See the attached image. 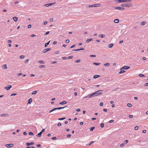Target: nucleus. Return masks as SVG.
<instances>
[{
    "mask_svg": "<svg viewBox=\"0 0 148 148\" xmlns=\"http://www.w3.org/2000/svg\"><path fill=\"white\" fill-rule=\"evenodd\" d=\"M102 91H103V90H99L98 91L93 93L92 94H90L88 95V96L84 97V98H86L88 97H89V98H91L94 96L101 95L103 93L102 92H99Z\"/></svg>",
    "mask_w": 148,
    "mask_h": 148,
    "instance_id": "1",
    "label": "nucleus"
},
{
    "mask_svg": "<svg viewBox=\"0 0 148 148\" xmlns=\"http://www.w3.org/2000/svg\"><path fill=\"white\" fill-rule=\"evenodd\" d=\"M121 6L122 7H130L132 6V4L130 3H125L121 4Z\"/></svg>",
    "mask_w": 148,
    "mask_h": 148,
    "instance_id": "2",
    "label": "nucleus"
},
{
    "mask_svg": "<svg viewBox=\"0 0 148 148\" xmlns=\"http://www.w3.org/2000/svg\"><path fill=\"white\" fill-rule=\"evenodd\" d=\"M5 146L6 147H7L8 148H10L11 147H13L14 146V144H6L5 145Z\"/></svg>",
    "mask_w": 148,
    "mask_h": 148,
    "instance_id": "3",
    "label": "nucleus"
},
{
    "mask_svg": "<svg viewBox=\"0 0 148 148\" xmlns=\"http://www.w3.org/2000/svg\"><path fill=\"white\" fill-rule=\"evenodd\" d=\"M130 67L127 66H124L122 68L121 70V69H124V70H127L130 68Z\"/></svg>",
    "mask_w": 148,
    "mask_h": 148,
    "instance_id": "4",
    "label": "nucleus"
},
{
    "mask_svg": "<svg viewBox=\"0 0 148 148\" xmlns=\"http://www.w3.org/2000/svg\"><path fill=\"white\" fill-rule=\"evenodd\" d=\"M12 88V86L10 85H8V86H6L5 87V89L7 90H9L10 88Z\"/></svg>",
    "mask_w": 148,
    "mask_h": 148,
    "instance_id": "5",
    "label": "nucleus"
},
{
    "mask_svg": "<svg viewBox=\"0 0 148 148\" xmlns=\"http://www.w3.org/2000/svg\"><path fill=\"white\" fill-rule=\"evenodd\" d=\"M51 49L50 48H47V49H45L43 50L42 52L43 53H45L47 51L50 50Z\"/></svg>",
    "mask_w": 148,
    "mask_h": 148,
    "instance_id": "6",
    "label": "nucleus"
},
{
    "mask_svg": "<svg viewBox=\"0 0 148 148\" xmlns=\"http://www.w3.org/2000/svg\"><path fill=\"white\" fill-rule=\"evenodd\" d=\"M66 107H67L65 106V107H59L58 108H55V110H60L61 109H63Z\"/></svg>",
    "mask_w": 148,
    "mask_h": 148,
    "instance_id": "7",
    "label": "nucleus"
},
{
    "mask_svg": "<svg viewBox=\"0 0 148 148\" xmlns=\"http://www.w3.org/2000/svg\"><path fill=\"white\" fill-rule=\"evenodd\" d=\"M34 143L33 142H31V143H26V145L28 146H29L30 145H32L34 144Z\"/></svg>",
    "mask_w": 148,
    "mask_h": 148,
    "instance_id": "8",
    "label": "nucleus"
},
{
    "mask_svg": "<svg viewBox=\"0 0 148 148\" xmlns=\"http://www.w3.org/2000/svg\"><path fill=\"white\" fill-rule=\"evenodd\" d=\"M8 114H1V117H3V116H6L7 117L8 116Z\"/></svg>",
    "mask_w": 148,
    "mask_h": 148,
    "instance_id": "9",
    "label": "nucleus"
},
{
    "mask_svg": "<svg viewBox=\"0 0 148 148\" xmlns=\"http://www.w3.org/2000/svg\"><path fill=\"white\" fill-rule=\"evenodd\" d=\"M132 1V0H122V3L129 2H131Z\"/></svg>",
    "mask_w": 148,
    "mask_h": 148,
    "instance_id": "10",
    "label": "nucleus"
},
{
    "mask_svg": "<svg viewBox=\"0 0 148 148\" xmlns=\"http://www.w3.org/2000/svg\"><path fill=\"white\" fill-rule=\"evenodd\" d=\"M97 5H98V4H93L92 5H90L89 6V7H97Z\"/></svg>",
    "mask_w": 148,
    "mask_h": 148,
    "instance_id": "11",
    "label": "nucleus"
},
{
    "mask_svg": "<svg viewBox=\"0 0 148 148\" xmlns=\"http://www.w3.org/2000/svg\"><path fill=\"white\" fill-rule=\"evenodd\" d=\"M93 40V39L92 38L88 39L86 40V43H88L90 41H92Z\"/></svg>",
    "mask_w": 148,
    "mask_h": 148,
    "instance_id": "12",
    "label": "nucleus"
},
{
    "mask_svg": "<svg viewBox=\"0 0 148 148\" xmlns=\"http://www.w3.org/2000/svg\"><path fill=\"white\" fill-rule=\"evenodd\" d=\"M32 98H30L28 100V103L30 104L32 102Z\"/></svg>",
    "mask_w": 148,
    "mask_h": 148,
    "instance_id": "13",
    "label": "nucleus"
},
{
    "mask_svg": "<svg viewBox=\"0 0 148 148\" xmlns=\"http://www.w3.org/2000/svg\"><path fill=\"white\" fill-rule=\"evenodd\" d=\"M7 68V65L6 64H4L2 66V69H5Z\"/></svg>",
    "mask_w": 148,
    "mask_h": 148,
    "instance_id": "14",
    "label": "nucleus"
},
{
    "mask_svg": "<svg viewBox=\"0 0 148 148\" xmlns=\"http://www.w3.org/2000/svg\"><path fill=\"white\" fill-rule=\"evenodd\" d=\"M13 18V19L14 20V21L15 22L17 21L18 20V18L17 17H16V16L14 17Z\"/></svg>",
    "mask_w": 148,
    "mask_h": 148,
    "instance_id": "15",
    "label": "nucleus"
},
{
    "mask_svg": "<svg viewBox=\"0 0 148 148\" xmlns=\"http://www.w3.org/2000/svg\"><path fill=\"white\" fill-rule=\"evenodd\" d=\"M50 42V40L49 41L45 43V47H46L49 44V43Z\"/></svg>",
    "mask_w": 148,
    "mask_h": 148,
    "instance_id": "16",
    "label": "nucleus"
},
{
    "mask_svg": "<svg viewBox=\"0 0 148 148\" xmlns=\"http://www.w3.org/2000/svg\"><path fill=\"white\" fill-rule=\"evenodd\" d=\"M115 9H117V10H121V7H114V8Z\"/></svg>",
    "mask_w": 148,
    "mask_h": 148,
    "instance_id": "17",
    "label": "nucleus"
},
{
    "mask_svg": "<svg viewBox=\"0 0 148 148\" xmlns=\"http://www.w3.org/2000/svg\"><path fill=\"white\" fill-rule=\"evenodd\" d=\"M114 22L116 23H118L119 22V19H115L114 21Z\"/></svg>",
    "mask_w": 148,
    "mask_h": 148,
    "instance_id": "18",
    "label": "nucleus"
},
{
    "mask_svg": "<svg viewBox=\"0 0 148 148\" xmlns=\"http://www.w3.org/2000/svg\"><path fill=\"white\" fill-rule=\"evenodd\" d=\"M99 36V37L103 38L105 36V35L104 34H100Z\"/></svg>",
    "mask_w": 148,
    "mask_h": 148,
    "instance_id": "19",
    "label": "nucleus"
},
{
    "mask_svg": "<svg viewBox=\"0 0 148 148\" xmlns=\"http://www.w3.org/2000/svg\"><path fill=\"white\" fill-rule=\"evenodd\" d=\"M42 133L41 132H40L39 133H38L37 135V136H38V137H40L41 136V134H42Z\"/></svg>",
    "mask_w": 148,
    "mask_h": 148,
    "instance_id": "20",
    "label": "nucleus"
},
{
    "mask_svg": "<svg viewBox=\"0 0 148 148\" xmlns=\"http://www.w3.org/2000/svg\"><path fill=\"white\" fill-rule=\"evenodd\" d=\"M67 103L66 101H63L62 102H60V104L62 105L64 104H66Z\"/></svg>",
    "mask_w": 148,
    "mask_h": 148,
    "instance_id": "21",
    "label": "nucleus"
},
{
    "mask_svg": "<svg viewBox=\"0 0 148 148\" xmlns=\"http://www.w3.org/2000/svg\"><path fill=\"white\" fill-rule=\"evenodd\" d=\"M100 76V75H94L93 76V78L94 79H96V78H97L99 77Z\"/></svg>",
    "mask_w": 148,
    "mask_h": 148,
    "instance_id": "22",
    "label": "nucleus"
},
{
    "mask_svg": "<svg viewBox=\"0 0 148 148\" xmlns=\"http://www.w3.org/2000/svg\"><path fill=\"white\" fill-rule=\"evenodd\" d=\"M113 46V43H111L109 44L108 46V47L110 48L112 47Z\"/></svg>",
    "mask_w": 148,
    "mask_h": 148,
    "instance_id": "23",
    "label": "nucleus"
},
{
    "mask_svg": "<svg viewBox=\"0 0 148 148\" xmlns=\"http://www.w3.org/2000/svg\"><path fill=\"white\" fill-rule=\"evenodd\" d=\"M115 1L116 2L118 3H122V0H115Z\"/></svg>",
    "mask_w": 148,
    "mask_h": 148,
    "instance_id": "24",
    "label": "nucleus"
},
{
    "mask_svg": "<svg viewBox=\"0 0 148 148\" xmlns=\"http://www.w3.org/2000/svg\"><path fill=\"white\" fill-rule=\"evenodd\" d=\"M37 92V91L35 90V91H33L32 92V95H35V94H36V93Z\"/></svg>",
    "mask_w": 148,
    "mask_h": 148,
    "instance_id": "25",
    "label": "nucleus"
},
{
    "mask_svg": "<svg viewBox=\"0 0 148 148\" xmlns=\"http://www.w3.org/2000/svg\"><path fill=\"white\" fill-rule=\"evenodd\" d=\"M38 62L40 64H44V63H45V62H44V61H42V60H40L38 61Z\"/></svg>",
    "mask_w": 148,
    "mask_h": 148,
    "instance_id": "26",
    "label": "nucleus"
},
{
    "mask_svg": "<svg viewBox=\"0 0 148 148\" xmlns=\"http://www.w3.org/2000/svg\"><path fill=\"white\" fill-rule=\"evenodd\" d=\"M146 24V22L145 21H143L141 23V25H144Z\"/></svg>",
    "mask_w": 148,
    "mask_h": 148,
    "instance_id": "27",
    "label": "nucleus"
},
{
    "mask_svg": "<svg viewBox=\"0 0 148 148\" xmlns=\"http://www.w3.org/2000/svg\"><path fill=\"white\" fill-rule=\"evenodd\" d=\"M66 119L65 117H63L62 118H59L58 119V120H62Z\"/></svg>",
    "mask_w": 148,
    "mask_h": 148,
    "instance_id": "28",
    "label": "nucleus"
},
{
    "mask_svg": "<svg viewBox=\"0 0 148 148\" xmlns=\"http://www.w3.org/2000/svg\"><path fill=\"white\" fill-rule=\"evenodd\" d=\"M125 72V71L123 70L121 71L119 73V74H122Z\"/></svg>",
    "mask_w": 148,
    "mask_h": 148,
    "instance_id": "29",
    "label": "nucleus"
},
{
    "mask_svg": "<svg viewBox=\"0 0 148 148\" xmlns=\"http://www.w3.org/2000/svg\"><path fill=\"white\" fill-rule=\"evenodd\" d=\"M28 134H29V135H31V136H32V135L33 136L34 135L33 133L32 132H29Z\"/></svg>",
    "mask_w": 148,
    "mask_h": 148,
    "instance_id": "30",
    "label": "nucleus"
},
{
    "mask_svg": "<svg viewBox=\"0 0 148 148\" xmlns=\"http://www.w3.org/2000/svg\"><path fill=\"white\" fill-rule=\"evenodd\" d=\"M110 64L109 63H106V64H104V65L105 66H109V65H110Z\"/></svg>",
    "mask_w": 148,
    "mask_h": 148,
    "instance_id": "31",
    "label": "nucleus"
},
{
    "mask_svg": "<svg viewBox=\"0 0 148 148\" xmlns=\"http://www.w3.org/2000/svg\"><path fill=\"white\" fill-rule=\"evenodd\" d=\"M95 127H91V128H90V131H92L93 130L95 129Z\"/></svg>",
    "mask_w": 148,
    "mask_h": 148,
    "instance_id": "32",
    "label": "nucleus"
},
{
    "mask_svg": "<svg viewBox=\"0 0 148 148\" xmlns=\"http://www.w3.org/2000/svg\"><path fill=\"white\" fill-rule=\"evenodd\" d=\"M55 108H54L52 110H51L49 111V113H51V112H53V111H55Z\"/></svg>",
    "mask_w": 148,
    "mask_h": 148,
    "instance_id": "33",
    "label": "nucleus"
},
{
    "mask_svg": "<svg viewBox=\"0 0 148 148\" xmlns=\"http://www.w3.org/2000/svg\"><path fill=\"white\" fill-rule=\"evenodd\" d=\"M100 126L101 127H103L104 126V124L103 123H101V124Z\"/></svg>",
    "mask_w": 148,
    "mask_h": 148,
    "instance_id": "34",
    "label": "nucleus"
},
{
    "mask_svg": "<svg viewBox=\"0 0 148 148\" xmlns=\"http://www.w3.org/2000/svg\"><path fill=\"white\" fill-rule=\"evenodd\" d=\"M93 64H95V65H98L100 64V63H97L96 62H94Z\"/></svg>",
    "mask_w": 148,
    "mask_h": 148,
    "instance_id": "35",
    "label": "nucleus"
},
{
    "mask_svg": "<svg viewBox=\"0 0 148 148\" xmlns=\"http://www.w3.org/2000/svg\"><path fill=\"white\" fill-rule=\"evenodd\" d=\"M127 106L129 107H131L132 106V104L131 103H128Z\"/></svg>",
    "mask_w": 148,
    "mask_h": 148,
    "instance_id": "36",
    "label": "nucleus"
},
{
    "mask_svg": "<svg viewBox=\"0 0 148 148\" xmlns=\"http://www.w3.org/2000/svg\"><path fill=\"white\" fill-rule=\"evenodd\" d=\"M73 81L71 80H69L68 81V82L69 83H72L73 82Z\"/></svg>",
    "mask_w": 148,
    "mask_h": 148,
    "instance_id": "37",
    "label": "nucleus"
},
{
    "mask_svg": "<svg viewBox=\"0 0 148 148\" xmlns=\"http://www.w3.org/2000/svg\"><path fill=\"white\" fill-rule=\"evenodd\" d=\"M52 139L53 140H55L57 139V138L56 137H54L52 138Z\"/></svg>",
    "mask_w": 148,
    "mask_h": 148,
    "instance_id": "38",
    "label": "nucleus"
},
{
    "mask_svg": "<svg viewBox=\"0 0 148 148\" xmlns=\"http://www.w3.org/2000/svg\"><path fill=\"white\" fill-rule=\"evenodd\" d=\"M139 76L140 77H145V75L143 74H140L139 75Z\"/></svg>",
    "mask_w": 148,
    "mask_h": 148,
    "instance_id": "39",
    "label": "nucleus"
},
{
    "mask_svg": "<svg viewBox=\"0 0 148 148\" xmlns=\"http://www.w3.org/2000/svg\"><path fill=\"white\" fill-rule=\"evenodd\" d=\"M45 67V66L44 65H41L39 66V67L40 68L44 67Z\"/></svg>",
    "mask_w": 148,
    "mask_h": 148,
    "instance_id": "40",
    "label": "nucleus"
},
{
    "mask_svg": "<svg viewBox=\"0 0 148 148\" xmlns=\"http://www.w3.org/2000/svg\"><path fill=\"white\" fill-rule=\"evenodd\" d=\"M138 128V126H136L134 128V129L135 130H137Z\"/></svg>",
    "mask_w": 148,
    "mask_h": 148,
    "instance_id": "41",
    "label": "nucleus"
},
{
    "mask_svg": "<svg viewBox=\"0 0 148 148\" xmlns=\"http://www.w3.org/2000/svg\"><path fill=\"white\" fill-rule=\"evenodd\" d=\"M90 57H96V56L95 55H90Z\"/></svg>",
    "mask_w": 148,
    "mask_h": 148,
    "instance_id": "42",
    "label": "nucleus"
},
{
    "mask_svg": "<svg viewBox=\"0 0 148 148\" xmlns=\"http://www.w3.org/2000/svg\"><path fill=\"white\" fill-rule=\"evenodd\" d=\"M24 58V56L23 55H21V56H20V58L21 59H23V58Z\"/></svg>",
    "mask_w": 148,
    "mask_h": 148,
    "instance_id": "43",
    "label": "nucleus"
},
{
    "mask_svg": "<svg viewBox=\"0 0 148 148\" xmlns=\"http://www.w3.org/2000/svg\"><path fill=\"white\" fill-rule=\"evenodd\" d=\"M16 75L17 76H20L22 75V73H17L16 74Z\"/></svg>",
    "mask_w": 148,
    "mask_h": 148,
    "instance_id": "44",
    "label": "nucleus"
},
{
    "mask_svg": "<svg viewBox=\"0 0 148 148\" xmlns=\"http://www.w3.org/2000/svg\"><path fill=\"white\" fill-rule=\"evenodd\" d=\"M79 51V49H74L73 50H72V51Z\"/></svg>",
    "mask_w": 148,
    "mask_h": 148,
    "instance_id": "45",
    "label": "nucleus"
},
{
    "mask_svg": "<svg viewBox=\"0 0 148 148\" xmlns=\"http://www.w3.org/2000/svg\"><path fill=\"white\" fill-rule=\"evenodd\" d=\"M69 41L70 40L68 39H67L65 41V42L67 43H69Z\"/></svg>",
    "mask_w": 148,
    "mask_h": 148,
    "instance_id": "46",
    "label": "nucleus"
},
{
    "mask_svg": "<svg viewBox=\"0 0 148 148\" xmlns=\"http://www.w3.org/2000/svg\"><path fill=\"white\" fill-rule=\"evenodd\" d=\"M80 60H76L75 61V62L76 63H77L80 62Z\"/></svg>",
    "mask_w": 148,
    "mask_h": 148,
    "instance_id": "47",
    "label": "nucleus"
},
{
    "mask_svg": "<svg viewBox=\"0 0 148 148\" xmlns=\"http://www.w3.org/2000/svg\"><path fill=\"white\" fill-rule=\"evenodd\" d=\"M55 3H49V6H51V5H52L53 4H54Z\"/></svg>",
    "mask_w": 148,
    "mask_h": 148,
    "instance_id": "48",
    "label": "nucleus"
},
{
    "mask_svg": "<svg viewBox=\"0 0 148 148\" xmlns=\"http://www.w3.org/2000/svg\"><path fill=\"white\" fill-rule=\"evenodd\" d=\"M17 95V94L16 93H12L10 95V96H14V95Z\"/></svg>",
    "mask_w": 148,
    "mask_h": 148,
    "instance_id": "49",
    "label": "nucleus"
},
{
    "mask_svg": "<svg viewBox=\"0 0 148 148\" xmlns=\"http://www.w3.org/2000/svg\"><path fill=\"white\" fill-rule=\"evenodd\" d=\"M114 121V120H110L109 121V123H112Z\"/></svg>",
    "mask_w": 148,
    "mask_h": 148,
    "instance_id": "50",
    "label": "nucleus"
},
{
    "mask_svg": "<svg viewBox=\"0 0 148 148\" xmlns=\"http://www.w3.org/2000/svg\"><path fill=\"white\" fill-rule=\"evenodd\" d=\"M61 125V124L59 122L58 124V126H60Z\"/></svg>",
    "mask_w": 148,
    "mask_h": 148,
    "instance_id": "51",
    "label": "nucleus"
},
{
    "mask_svg": "<svg viewBox=\"0 0 148 148\" xmlns=\"http://www.w3.org/2000/svg\"><path fill=\"white\" fill-rule=\"evenodd\" d=\"M73 57V56H70L68 58V59H70L72 58Z\"/></svg>",
    "mask_w": 148,
    "mask_h": 148,
    "instance_id": "52",
    "label": "nucleus"
},
{
    "mask_svg": "<svg viewBox=\"0 0 148 148\" xmlns=\"http://www.w3.org/2000/svg\"><path fill=\"white\" fill-rule=\"evenodd\" d=\"M36 146L37 147H41V146L40 145V144L37 145Z\"/></svg>",
    "mask_w": 148,
    "mask_h": 148,
    "instance_id": "53",
    "label": "nucleus"
},
{
    "mask_svg": "<svg viewBox=\"0 0 148 148\" xmlns=\"http://www.w3.org/2000/svg\"><path fill=\"white\" fill-rule=\"evenodd\" d=\"M76 46V45H72V46H71L70 48H73L75 47Z\"/></svg>",
    "mask_w": 148,
    "mask_h": 148,
    "instance_id": "54",
    "label": "nucleus"
},
{
    "mask_svg": "<svg viewBox=\"0 0 148 148\" xmlns=\"http://www.w3.org/2000/svg\"><path fill=\"white\" fill-rule=\"evenodd\" d=\"M71 136V134H69L67 135V138H69Z\"/></svg>",
    "mask_w": 148,
    "mask_h": 148,
    "instance_id": "55",
    "label": "nucleus"
},
{
    "mask_svg": "<svg viewBox=\"0 0 148 148\" xmlns=\"http://www.w3.org/2000/svg\"><path fill=\"white\" fill-rule=\"evenodd\" d=\"M103 105V103L102 102H101L100 103L99 105L101 106H102Z\"/></svg>",
    "mask_w": 148,
    "mask_h": 148,
    "instance_id": "56",
    "label": "nucleus"
},
{
    "mask_svg": "<svg viewBox=\"0 0 148 148\" xmlns=\"http://www.w3.org/2000/svg\"><path fill=\"white\" fill-rule=\"evenodd\" d=\"M124 145V143H122L120 145L121 147H123Z\"/></svg>",
    "mask_w": 148,
    "mask_h": 148,
    "instance_id": "57",
    "label": "nucleus"
},
{
    "mask_svg": "<svg viewBox=\"0 0 148 148\" xmlns=\"http://www.w3.org/2000/svg\"><path fill=\"white\" fill-rule=\"evenodd\" d=\"M49 33V31L47 32H46L45 34V35H47Z\"/></svg>",
    "mask_w": 148,
    "mask_h": 148,
    "instance_id": "58",
    "label": "nucleus"
},
{
    "mask_svg": "<svg viewBox=\"0 0 148 148\" xmlns=\"http://www.w3.org/2000/svg\"><path fill=\"white\" fill-rule=\"evenodd\" d=\"M79 51L81 50H84V48H81L80 49H79Z\"/></svg>",
    "mask_w": 148,
    "mask_h": 148,
    "instance_id": "59",
    "label": "nucleus"
},
{
    "mask_svg": "<svg viewBox=\"0 0 148 148\" xmlns=\"http://www.w3.org/2000/svg\"><path fill=\"white\" fill-rule=\"evenodd\" d=\"M36 36L35 35H34V34H32L30 35V36L31 37H34V36Z\"/></svg>",
    "mask_w": 148,
    "mask_h": 148,
    "instance_id": "60",
    "label": "nucleus"
},
{
    "mask_svg": "<svg viewBox=\"0 0 148 148\" xmlns=\"http://www.w3.org/2000/svg\"><path fill=\"white\" fill-rule=\"evenodd\" d=\"M44 6L46 7L49 6V4H46L44 5Z\"/></svg>",
    "mask_w": 148,
    "mask_h": 148,
    "instance_id": "61",
    "label": "nucleus"
},
{
    "mask_svg": "<svg viewBox=\"0 0 148 148\" xmlns=\"http://www.w3.org/2000/svg\"><path fill=\"white\" fill-rule=\"evenodd\" d=\"M31 25H28L27 26L28 28H31Z\"/></svg>",
    "mask_w": 148,
    "mask_h": 148,
    "instance_id": "62",
    "label": "nucleus"
},
{
    "mask_svg": "<svg viewBox=\"0 0 148 148\" xmlns=\"http://www.w3.org/2000/svg\"><path fill=\"white\" fill-rule=\"evenodd\" d=\"M47 23V21H45L44 23V24L45 25H46Z\"/></svg>",
    "mask_w": 148,
    "mask_h": 148,
    "instance_id": "63",
    "label": "nucleus"
},
{
    "mask_svg": "<svg viewBox=\"0 0 148 148\" xmlns=\"http://www.w3.org/2000/svg\"><path fill=\"white\" fill-rule=\"evenodd\" d=\"M144 86H148V83H146L145 84Z\"/></svg>",
    "mask_w": 148,
    "mask_h": 148,
    "instance_id": "64",
    "label": "nucleus"
}]
</instances>
